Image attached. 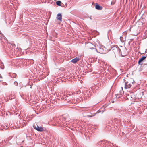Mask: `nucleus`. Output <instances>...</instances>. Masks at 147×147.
Masks as SVG:
<instances>
[{"label": "nucleus", "instance_id": "2", "mask_svg": "<svg viewBox=\"0 0 147 147\" xmlns=\"http://www.w3.org/2000/svg\"><path fill=\"white\" fill-rule=\"evenodd\" d=\"M119 50L121 54L123 56H126L128 54L127 49L125 48H123Z\"/></svg>", "mask_w": 147, "mask_h": 147}, {"label": "nucleus", "instance_id": "15", "mask_svg": "<svg viewBox=\"0 0 147 147\" xmlns=\"http://www.w3.org/2000/svg\"><path fill=\"white\" fill-rule=\"evenodd\" d=\"M11 139V138L10 137H9L8 138V140H10Z\"/></svg>", "mask_w": 147, "mask_h": 147}, {"label": "nucleus", "instance_id": "1", "mask_svg": "<svg viewBox=\"0 0 147 147\" xmlns=\"http://www.w3.org/2000/svg\"><path fill=\"white\" fill-rule=\"evenodd\" d=\"M96 45L98 47V49H96L98 53L102 54H104L107 52L108 50L103 46L100 45L99 43H98V44H96Z\"/></svg>", "mask_w": 147, "mask_h": 147}, {"label": "nucleus", "instance_id": "8", "mask_svg": "<svg viewBox=\"0 0 147 147\" xmlns=\"http://www.w3.org/2000/svg\"><path fill=\"white\" fill-rule=\"evenodd\" d=\"M146 57L143 56L141 59H140L139 60L138 63L139 64H140V63L143 60L145 59V58H146Z\"/></svg>", "mask_w": 147, "mask_h": 147}, {"label": "nucleus", "instance_id": "13", "mask_svg": "<svg viewBox=\"0 0 147 147\" xmlns=\"http://www.w3.org/2000/svg\"><path fill=\"white\" fill-rule=\"evenodd\" d=\"M105 142H106V141H105V140H104L101 141L100 142H99V143H100V142H103V143H105Z\"/></svg>", "mask_w": 147, "mask_h": 147}, {"label": "nucleus", "instance_id": "12", "mask_svg": "<svg viewBox=\"0 0 147 147\" xmlns=\"http://www.w3.org/2000/svg\"><path fill=\"white\" fill-rule=\"evenodd\" d=\"M113 50H114L115 51H119V49L117 48H114L113 49Z\"/></svg>", "mask_w": 147, "mask_h": 147}, {"label": "nucleus", "instance_id": "4", "mask_svg": "<svg viewBox=\"0 0 147 147\" xmlns=\"http://www.w3.org/2000/svg\"><path fill=\"white\" fill-rule=\"evenodd\" d=\"M33 127L35 129L39 131L42 132L44 130L43 127H39L37 124H34L33 125Z\"/></svg>", "mask_w": 147, "mask_h": 147}, {"label": "nucleus", "instance_id": "5", "mask_svg": "<svg viewBox=\"0 0 147 147\" xmlns=\"http://www.w3.org/2000/svg\"><path fill=\"white\" fill-rule=\"evenodd\" d=\"M62 16L61 13H59L57 15V20L61 22L62 21Z\"/></svg>", "mask_w": 147, "mask_h": 147}, {"label": "nucleus", "instance_id": "9", "mask_svg": "<svg viewBox=\"0 0 147 147\" xmlns=\"http://www.w3.org/2000/svg\"><path fill=\"white\" fill-rule=\"evenodd\" d=\"M56 4L57 5L60 6H61V1H57L56 2Z\"/></svg>", "mask_w": 147, "mask_h": 147}, {"label": "nucleus", "instance_id": "14", "mask_svg": "<svg viewBox=\"0 0 147 147\" xmlns=\"http://www.w3.org/2000/svg\"><path fill=\"white\" fill-rule=\"evenodd\" d=\"M14 84H15L16 85H18V83L16 82H14Z\"/></svg>", "mask_w": 147, "mask_h": 147}, {"label": "nucleus", "instance_id": "11", "mask_svg": "<svg viewBox=\"0 0 147 147\" xmlns=\"http://www.w3.org/2000/svg\"><path fill=\"white\" fill-rule=\"evenodd\" d=\"M134 27H131L130 29V30L131 31H132V32H133V30H134Z\"/></svg>", "mask_w": 147, "mask_h": 147}, {"label": "nucleus", "instance_id": "6", "mask_svg": "<svg viewBox=\"0 0 147 147\" xmlns=\"http://www.w3.org/2000/svg\"><path fill=\"white\" fill-rule=\"evenodd\" d=\"M80 59L79 58L76 57L75 58L73 59L71 61V62L73 63H75L77 62Z\"/></svg>", "mask_w": 147, "mask_h": 147}, {"label": "nucleus", "instance_id": "3", "mask_svg": "<svg viewBox=\"0 0 147 147\" xmlns=\"http://www.w3.org/2000/svg\"><path fill=\"white\" fill-rule=\"evenodd\" d=\"M132 81H129L125 82V89H128L130 88L132 84H133V82Z\"/></svg>", "mask_w": 147, "mask_h": 147}, {"label": "nucleus", "instance_id": "10", "mask_svg": "<svg viewBox=\"0 0 147 147\" xmlns=\"http://www.w3.org/2000/svg\"><path fill=\"white\" fill-rule=\"evenodd\" d=\"M16 141L18 142V143H20L23 142L24 141V140H22L20 141L19 139H17V140H16Z\"/></svg>", "mask_w": 147, "mask_h": 147}, {"label": "nucleus", "instance_id": "7", "mask_svg": "<svg viewBox=\"0 0 147 147\" xmlns=\"http://www.w3.org/2000/svg\"><path fill=\"white\" fill-rule=\"evenodd\" d=\"M95 8L96 9L99 10H101L102 9V7L98 5L97 4H96L95 6Z\"/></svg>", "mask_w": 147, "mask_h": 147}]
</instances>
